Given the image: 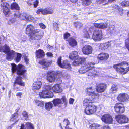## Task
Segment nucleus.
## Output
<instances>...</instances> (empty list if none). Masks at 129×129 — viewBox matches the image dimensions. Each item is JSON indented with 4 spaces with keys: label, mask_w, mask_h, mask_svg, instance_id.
I'll list each match as a JSON object with an SVG mask.
<instances>
[{
    "label": "nucleus",
    "mask_w": 129,
    "mask_h": 129,
    "mask_svg": "<svg viewBox=\"0 0 129 129\" xmlns=\"http://www.w3.org/2000/svg\"><path fill=\"white\" fill-rule=\"evenodd\" d=\"M34 102L38 106L41 107L44 106L45 104L44 102L40 101L36 99L34 100Z\"/></svg>",
    "instance_id": "obj_35"
},
{
    "label": "nucleus",
    "mask_w": 129,
    "mask_h": 129,
    "mask_svg": "<svg viewBox=\"0 0 129 129\" xmlns=\"http://www.w3.org/2000/svg\"><path fill=\"white\" fill-rule=\"evenodd\" d=\"M73 61L72 64L74 66L78 65L83 63L85 60V59L84 58L79 57Z\"/></svg>",
    "instance_id": "obj_23"
},
{
    "label": "nucleus",
    "mask_w": 129,
    "mask_h": 129,
    "mask_svg": "<svg viewBox=\"0 0 129 129\" xmlns=\"http://www.w3.org/2000/svg\"><path fill=\"white\" fill-rule=\"evenodd\" d=\"M53 104L52 103L50 102L46 103L45 105V108L46 109L49 110L52 108Z\"/></svg>",
    "instance_id": "obj_38"
},
{
    "label": "nucleus",
    "mask_w": 129,
    "mask_h": 129,
    "mask_svg": "<svg viewBox=\"0 0 129 129\" xmlns=\"http://www.w3.org/2000/svg\"><path fill=\"white\" fill-rule=\"evenodd\" d=\"M102 121L107 123H111L113 121L112 117L109 114H105L103 115L101 118Z\"/></svg>",
    "instance_id": "obj_13"
},
{
    "label": "nucleus",
    "mask_w": 129,
    "mask_h": 129,
    "mask_svg": "<svg viewBox=\"0 0 129 129\" xmlns=\"http://www.w3.org/2000/svg\"><path fill=\"white\" fill-rule=\"evenodd\" d=\"M22 115L25 117V119L26 120H29L28 116L27 113L25 111H23L22 113Z\"/></svg>",
    "instance_id": "obj_48"
},
{
    "label": "nucleus",
    "mask_w": 129,
    "mask_h": 129,
    "mask_svg": "<svg viewBox=\"0 0 129 129\" xmlns=\"http://www.w3.org/2000/svg\"><path fill=\"white\" fill-rule=\"evenodd\" d=\"M94 26L96 27L97 28H99L101 29H104L107 27L108 25L106 23H96L94 24Z\"/></svg>",
    "instance_id": "obj_29"
},
{
    "label": "nucleus",
    "mask_w": 129,
    "mask_h": 129,
    "mask_svg": "<svg viewBox=\"0 0 129 129\" xmlns=\"http://www.w3.org/2000/svg\"><path fill=\"white\" fill-rule=\"evenodd\" d=\"M17 56L15 58V60L16 62H19L21 60L22 55L21 54L18 53H17Z\"/></svg>",
    "instance_id": "obj_45"
},
{
    "label": "nucleus",
    "mask_w": 129,
    "mask_h": 129,
    "mask_svg": "<svg viewBox=\"0 0 129 129\" xmlns=\"http://www.w3.org/2000/svg\"><path fill=\"white\" fill-rule=\"evenodd\" d=\"M26 34L30 35L31 34L33 35L35 32L36 29L32 25H27L26 29Z\"/></svg>",
    "instance_id": "obj_20"
},
{
    "label": "nucleus",
    "mask_w": 129,
    "mask_h": 129,
    "mask_svg": "<svg viewBox=\"0 0 129 129\" xmlns=\"http://www.w3.org/2000/svg\"><path fill=\"white\" fill-rule=\"evenodd\" d=\"M116 121L120 124L127 123L128 119L127 117L124 115H118L115 116Z\"/></svg>",
    "instance_id": "obj_10"
},
{
    "label": "nucleus",
    "mask_w": 129,
    "mask_h": 129,
    "mask_svg": "<svg viewBox=\"0 0 129 129\" xmlns=\"http://www.w3.org/2000/svg\"><path fill=\"white\" fill-rule=\"evenodd\" d=\"M48 85H50L51 87L50 91H51L52 90L53 92L56 93L60 92L62 91V89L59 84H55L52 87L50 85L48 84Z\"/></svg>",
    "instance_id": "obj_24"
},
{
    "label": "nucleus",
    "mask_w": 129,
    "mask_h": 129,
    "mask_svg": "<svg viewBox=\"0 0 129 129\" xmlns=\"http://www.w3.org/2000/svg\"><path fill=\"white\" fill-rule=\"evenodd\" d=\"M41 85L42 83L40 81H37L33 83L32 89L35 91L41 88Z\"/></svg>",
    "instance_id": "obj_26"
},
{
    "label": "nucleus",
    "mask_w": 129,
    "mask_h": 129,
    "mask_svg": "<svg viewBox=\"0 0 129 129\" xmlns=\"http://www.w3.org/2000/svg\"><path fill=\"white\" fill-rule=\"evenodd\" d=\"M61 57L58 58L57 63L58 65L61 68H65L69 71H71V65L69 62L68 60H64L63 62L61 63Z\"/></svg>",
    "instance_id": "obj_6"
},
{
    "label": "nucleus",
    "mask_w": 129,
    "mask_h": 129,
    "mask_svg": "<svg viewBox=\"0 0 129 129\" xmlns=\"http://www.w3.org/2000/svg\"><path fill=\"white\" fill-rule=\"evenodd\" d=\"M39 25L41 28L45 29L46 28L45 25L42 23H39Z\"/></svg>",
    "instance_id": "obj_56"
},
{
    "label": "nucleus",
    "mask_w": 129,
    "mask_h": 129,
    "mask_svg": "<svg viewBox=\"0 0 129 129\" xmlns=\"http://www.w3.org/2000/svg\"><path fill=\"white\" fill-rule=\"evenodd\" d=\"M128 2L123 1L121 2V4L122 6L124 7L128 6Z\"/></svg>",
    "instance_id": "obj_52"
},
{
    "label": "nucleus",
    "mask_w": 129,
    "mask_h": 129,
    "mask_svg": "<svg viewBox=\"0 0 129 129\" xmlns=\"http://www.w3.org/2000/svg\"><path fill=\"white\" fill-rule=\"evenodd\" d=\"M20 129H26V127L24 124L22 123L21 124Z\"/></svg>",
    "instance_id": "obj_62"
},
{
    "label": "nucleus",
    "mask_w": 129,
    "mask_h": 129,
    "mask_svg": "<svg viewBox=\"0 0 129 129\" xmlns=\"http://www.w3.org/2000/svg\"><path fill=\"white\" fill-rule=\"evenodd\" d=\"M24 60L26 62V63L27 65L29 63V60L28 58L26 56H25L24 57Z\"/></svg>",
    "instance_id": "obj_60"
},
{
    "label": "nucleus",
    "mask_w": 129,
    "mask_h": 129,
    "mask_svg": "<svg viewBox=\"0 0 129 129\" xmlns=\"http://www.w3.org/2000/svg\"><path fill=\"white\" fill-rule=\"evenodd\" d=\"M16 20V19L15 18H13L10 19L8 21V23L9 24H10L11 23H13L15 22Z\"/></svg>",
    "instance_id": "obj_54"
},
{
    "label": "nucleus",
    "mask_w": 129,
    "mask_h": 129,
    "mask_svg": "<svg viewBox=\"0 0 129 129\" xmlns=\"http://www.w3.org/2000/svg\"><path fill=\"white\" fill-rule=\"evenodd\" d=\"M51 87L47 84L43 87V90L42 91L39 93L40 97L42 98H51L53 96V94L52 92L50 91Z\"/></svg>",
    "instance_id": "obj_4"
},
{
    "label": "nucleus",
    "mask_w": 129,
    "mask_h": 129,
    "mask_svg": "<svg viewBox=\"0 0 129 129\" xmlns=\"http://www.w3.org/2000/svg\"><path fill=\"white\" fill-rule=\"evenodd\" d=\"M94 100L93 98L92 97L88 98L85 99L83 101V103L84 105H86L87 106L89 105V104L90 103H91L92 102V100Z\"/></svg>",
    "instance_id": "obj_33"
},
{
    "label": "nucleus",
    "mask_w": 129,
    "mask_h": 129,
    "mask_svg": "<svg viewBox=\"0 0 129 129\" xmlns=\"http://www.w3.org/2000/svg\"><path fill=\"white\" fill-rule=\"evenodd\" d=\"M128 38L126 39L125 41V44L126 47L129 50V33L128 34Z\"/></svg>",
    "instance_id": "obj_46"
},
{
    "label": "nucleus",
    "mask_w": 129,
    "mask_h": 129,
    "mask_svg": "<svg viewBox=\"0 0 129 129\" xmlns=\"http://www.w3.org/2000/svg\"><path fill=\"white\" fill-rule=\"evenodd\" d=\"M117 14L120 16L122 15L123 14V9L121 7L116 13Z\"/></svg>",
    "instance_id": "obj_47"
},
{
    "label": "nucleus",
    "mask_w": 129,
    "mask_h": 129,
    "mask_svg": "<svg viewBox=\"0 0 129 129\" xmlns=\"http://www.w3.org/2000/svg\"><path fill=\"white\" fill-rule=\"evenodd\" d=\"M11 70L13 73L16 72L17 74L18 75L23 76V77H21L20 76L17 77L14 83V85L17 83L20 85L24 86V83L22 81L21 78L23 79L25 77V76L24 73L26 70L24 69V66L21 64L17 66L14 63L11 64Z\"/></svg>",
    "instance_id": "obj_1"
},
{
    "label": "nucleus",
    "mask_w": 129,
    "mask_h": 129,
    "mask_svg": "<svg viewBox=\"0 0 129 129\" xmlns=\"http://www.w3.org/2000/svg\"><path fill=\"white\" fill-rule=\"evenodd\" d=\"M15 17L19 18L21 20H26L27 19V15L25 13H22L20 14L19 11L16 12L14 14Z\"/></svg>",
    "instance_id": "obj_18"
},
{
    "label": "nucleus",
    "mask_w": 129,
    "mask_h": 129,
    "mask_svg": "<svg viewBox=\"0 0 129 129\" xmlns=\"http://www.w3.org/2000/svg\"><path fill=\"white\" fill-rule=\"evenodd\" d=\"M39 63L43 66V68L44 69L46 70L50 64V63L47 61L44 60L42 61H40Z\"/></svg>",
    "instance_id": "obj_30"
},
{
    "label": "nucleus",
    "mask_w": 129,
    "mask_h": 129,
    "mask_svg": "<svg viewBox=\"0 0 129 129\" xmlns=\"http://www.w3.org/2000/svg\"><path fill=\"white\" fill-rule=\"evenodd\" d=\"M109 57L108 54L107 53H102L99 54L98 56V58L102 60H106Z\"/></svg>",
    "instance_id": "obj_27"
},
{
    "label": "nucleus",
    "mask_w": 129,
    "mask_h": 129,
    "mask_svg": "<svg viewBox=\"0 0 129 129\" xmlns=\"http://www.w3.org/2000/svg\"><path fill=\"white\" fill-rule=\"evenodd\" d=\"M77 54L78 52L77 51H72L70 55L69 58L72 59L79 58L80 57L77 56Z\"/></svg>",
    "instance_id": "obj_34"
},
{
    "label": "nucleus",
    "mask_w": 129,
    "mask_h": 129,
    "mask_svg": "<svg viewBox=\"0 0 129 129\" xmlns=\"http://www.w3.org/2000/svg\"><path fill=\"white\" fill-rule=\"evenodd\" d=\"M1 8L3 10V12L5 15L8 14L9 11V4L6 2H2L1 5Z\"/></svg>",
    "instance_id": "obj_11"
},
{
    "label": "nucleus",
    "mask_w": 129,
    "mask_h": 129,
    "mask_svg": "<svg viewBox=\"0 0 129 129\" xmlns=\"http://www.w3.org/2000/svg\"><path fill=\"white\" fill-rule=\"evenodd\" d=\"M53 26L55 28V29L56 30H57V29H58V27L57 25V24L56 23H54L53 25Z\"/></svg>",
    "instance_id": "obj_64"
},
{
    "label": "nucleus",
    "mask_w": 129,
    "mask_h": 129,
    "mask_svg": "<svg viewBox=\"0 0 129 129\" xmlns=\"http://www.w3.org/2000/svg\"><path fill=\"white\" fill-rule=\"evenodd\" d=\"M66 99L65 96L62 97L61 99L59 98L55 99L53 100L52 102L55 106H58L59 104H62L66 102Z\"/></svg>",
    "instance_id": "obj_12"
},
{
    "label": "nucleus",
    "mask_w": 129,
    "mask_h": 129,
    "mask_svg": "<svg viewBox=\"0 0 129 129\" xmlns=\"http://www.w3.org/2000/svg\"><path fill=\"white\" fill-rule=\"evenodd\" d=\"M34 19V17H33L31 16H28L27 15V19H26V20H27L30 21H31L33 20Z\"/></svg>",
    "instance_id": "obj_53"
},
{
    "label": "nucleus",
    "mask_w": 129,
    "mask_h": 129,
    "mask_svg": "<svg viewBox=\"0 0 129 129\" xmlns=\"http://www.w3.org/2000/svg\"><path fill=\"white\" fill-rule=\"evenodd\" d=\"M39 3L38 1V0H36L34 2V6L35 8L37 7L38 5V4Z\"/></svg>",
    "instance_id": "obj_58"
},
{
    "label": "nucleus",
    "mask_w": 129,
    "mask_h": 129,
    "mask_svg": "<svg viewBox=\"0 0 129 129\" xmlns=\"http://www.w3.org/2000/svg\"><path fill=\"white\" fill-rule=\"evenodd\" d=\"M63 126H68L70 124V122L67 119H65L63 121Z\"/></svg>",
    "instance_id": "obj_49"
},
{
    "label": "nucleus",
    "mask_w": 129,
    "mask_h": 129,
    "mask_svg": "<svg viewBox=\"0 0 129 129\" xmlns=\"http://www.w3.org/2000/svg\"><path fill=\"white\" fill-rule=\"evenodd\" d=\"M75 26L76 28H80L82 26V24L78 22H75L74 23Z\"/></svg>",
    "instance_id": "obj_50"
},
{
    "label": "nucleus",
    "mask_w": 129,
    "mask_h": 129,
    "mask_svg": "<svg viewBox=\"0 0 129 129\" xmlns=\"http://www.w3.org/2000/svg\"><path fill=\"white\" fill-rule=\"evenodd\" d=\"M4 47L3 51L7 54L6 59L8 60L12 59L16 54V52L13 50H10L9 47L6 45H4Z\"/></svg>",
    "instance_id": "obj_5"
},
{
    "label": "nucleus",
    "mask_w": 129,
    "mask_h": 129,
    "mask_svg": "<svg viewBox=\"0 0 129 129\" xmlns=\"http://www.w3.org/2000/svg\"><path fill=\"white\" fill-rule=\"evenodd\" d=\"M101 129H111L108 125H104L101 128Z\"/></svg>",
    "instance_id": "obj_59"
},
{
    "label": "nucleus",
    "mask_w": 129,
    "mask_h": 129,
    "mask_svg": "<svg viewBox=\"0 0 129 129\" xmlns=\"http://www.w3.org/2000/svg\"><path fill=\"white\" fill-rule=\"evenodd\" d=\"M106 87L105 84L101 83L98 84L96 86V89L98 92L102 93L104 92Z\"/></svg>",
    "instance_id": "obj_21"
},
{
    "label": "nucleus",
    "mask_w": 129,
    "mask_h": 129,
    "mask_svg": "<svg viewBox=\"0 0 129 129\" xmlns=\"http://www.w3.org/2000/svg\"><path fill=\"white\" fill-rule=\"evenodd\" d=\"M113 67L117 72L122 74H124L129 71V63L123 61L114 65Z\"/></svg>",
    "instance_id": "obj_3"
},
{
    "label": "nucleus",
    "mask_w": 129,
    "mask_h": 129,
    "mask_svg": "<svg viewBox=\"0 0 129 129\" xmlns=\"http://www.w3.org/2000/svg\"><path fill=\"white\" fill-rule=\"evenodd\" d=\"M69 45L72 47L77 45V43L76 40L72 37L70 38L68 40Z\"/></svg>",
    "instance_id": "obj_28"
},
{
    "label": "nucleus",
    "mask_w": 129,
    "mask_h": 129,
    "mask_svg": "<svg viewBox=\"0 0 129 129\" xmlns=\"http://www.w3.org/2000/svg\"><path fill=\"white\" fill-rule=\"evenodd\" d=\"M41 9L42 14L43 15L51 14L53 13V9L51 8H47Z\"/></svg>",
    "instance_id": "obj_25"
},
{
    "label": "nucleus",
    "mask_w": 129,
    "mask_h": 129,
    "mask_svg": "<svg viewBox=\"0 0 129 129\" xmlns=\"http://www.w3.org/2000/svg\"><path fill=\"white\" fill-rule=\"evenodd\" d=\"M47 80L49 82H54L55 79L56 74L54 72H48L47 73Z\"/></svg>",
    "instance_id": "obj_15"
},
{
    "label": "nucleus",
    "mask_w": 129,
    "mask_h": 129,
    "mask_svg": "<svg viewBox=\"0 0 129 129\" xmlns=\"http://www.w3.org/2000/svg\"><path fill=\"white\" fill-rule=\"evenodd\" d=\"M74 101V99L70 98L69 99V103L70 104H73Z\"/></svg>",
    "instance_id": "obj_61"
},
{
    "label": "nucleus",
    "mask_w": 129,
    "mask_h": 129,
    "mask_svg": "<svg viewBox=\"0 0 129 129\" xmlns=\"http://www.w3.org/2000/svg\"><path fill=\"white\" fill-rule=\"evenodd\" d=\"M92 0H82V5L84 6L90 5L92 3Z\"/></svg>",
    "instance_id": "obj_37"
},
{
    "label": "nucleus",
    "mask_w": 129,
    "mask_h": 129,
    "mask_svg": "<svg viewBox=\"0 0 129 129\" xmlns=\"http://www.w3.org/2000/svg\"><path fill=\"white\" fill-rule=\"evenodd\" d=\"M36 57L38 58L42 57L45 55L43 51L41 49H39L36 51Z\"/></svg>",
    "instance_id": "obj_31"
},
{
    "label": "nucleus",
    "mask_w": 129,
    "mask_h": 129,
    "mask_svg": "<svg viewBox=\"0 0 129 129\" xmlns=\"http://www.w3.org/2000/svg\"><path fill=\"white\" fill-rule=\"evenodd\" d=\"M95 64L91 62L86 63L82 64L81 68L79 71L80 74H83L86 73L88 76H93L96 74V71L94 67H93Z\"/></svg>",
    "instance_id": "obj_2"
},
{
    "label": "nucleus",
    "mask_w": 129,
    "mask_h": 129,
    "mask_svg": "<svg viewBox=\"0 0 129 129\" xmlns=\"http://www.w3.org/2000/svg\"><path fill=\"white\" fill-rule=\"evenodd\" d=\"M120 104V103H116L114 107V110L117 113H122L125 111L124 108L121 106Z\"/></svg>",
    "instance_id": "obj_17"
},
{
    "label": "nucleus",
    "mask_w": 129,
    "mask_h": 129,
    "mask_svg": "<svg viewBox=\"0 0 129 129\" xmlns=\"http://www.w3.org/2000/svg\"><path fill=\"white\" fill-rule=\"evenodd\" d=\"M25 125L27 129H34L33 125L30 122L26 123Z\"/></svg>",
    "instance_id": "obj_40"
},
{
    "label": "nucleus",
    "mask_w": 129,
    "mask_h": 129,
    "mask_svg": "<svg viewBox=\"0 0 129 129\" xmlns=\"http://www.w3.org/2000/svg\"><path fill=\"white\" fill-rule=\"evenodd\" d=\"M47 55L50 57H52L53 56V54L51 52H47L46 54Z\"/></svg>",
    "instance_id": "obj_63"
},
{
    "label": "nucleus",
    "mask_w": 129,
    "mask_h": 129,
    "mask_svg": "<svg viewBox=\"0 0 129 129\" xmlns=\"http://www.w3.org/2000/svg\"><path fill=\"white\" fill-rule=\"evenodd\" d=\"M43 34V32L41 31L40 29H36L35 32L31 36L30 38L33 40H40L42 38Z\"/></svg>",
    "instance_id": "obj_8"
},
{
    "label": "nucleus",
    "mask_w": 129,
    "mask_h": 129,
    "mask_svg": "<svg viewBox=\"0 0 129 129\" xmlns=\"http://www.w3.org/2000/svg\"><path fill=\"white\" fill-rule=\"evenodd\" d=\"M99 126V125L97 124L93 123L91 125L90 127L91 129H98V127Z\"/></svg>",
    "instance_id": "obj_44"
},
{
    "label": "nucleus",
    "mask_w": 129,
    "mask_h": 129,
    "mask_svg": "<svg viewBox=\"0 0 129 129\" xmlns=\"http://www.w3.org/2000/svg\"><path fill=\"white\" fill-rule=\"evenodd\" d=\"M114 26H112L111 27L109 26V31L111 33H114Z\"/></svg>",
    "instance_id": "obj_51"
},
{
    "label": "nucleus",
    "mask_w": 129,
    "mask_h": 129,
    "mask_svg": "<svg viewBox=\"0 0 129 129\" xmlns=\"http://www.w3.org/2000/svg\"><path fill=\"white\" fill-rule=\"evenodd\" d=\"M102 32L100 30L96 28L92 35V39L95 40H100L102 38Z\"/></svg>",
    "instance_id": "obj_9"
},
{
    "label": "nucleus",
    "mask_w": 129,
    "mask_h": 129,
    "mask_svg": "<svg viewBox=\"0 0 129 129\" xmlns=\"http://www.w3.org/2000/svg\"><path fill=\"white\" fill-rule=\"evenodd\" d=\"M20 9L18 4L15 2L13 3L11 5V9L12 10L15 9L19 10Z\"/></svg>",
    "instance_id": "obj_36"
},
{
    "label": "nucleus",
    "mask_w": 129,
    "mask_h": 129,
    "mask_svg": "<svg viewBox=\"0 0 129 129\" xmlns=\"http://www.w3.org/2000/svg\"><path fill=\"white\" fill-rule=\"evenodd\" d=\"M112 9L114 10V12L116 13V11L120 8L119 6L116 4H114L112 6Z\"/></svg>",
    "instance_id": "obj_42"
},
{
    "label": "nucleus",
    "mask_w": 129,
    "mask_h": 129,
    "mask_svg": "<svg viewBox=\"0 0 129 129\" xmlns=\"http://www.w3.org/2000/svg\"><path fill=\"white\" fill-rule=\"evenodd\" d=\"M94 26H91L90 28H86L84 30V36L85 37L87 38H89L90 36L89 34V33L88 31H89V32H92L94 31L95 30L96 28H97L96 27H95L94 26Z\"/></svg>",
    "instance_id": "obj_16"
},
{
    "label": "nucleus",
    "mask_w": 129,
    "mask_h": 129,
    "mask_svg": "<svg viewBox=\"0 0 129 129\" xmlns=\"http://www.w3.org/2000/svg\"><path fill=\"white\" fill-rule=\"evenodd\" d=\"M92 48L91 46L89 45H85L83 47L82 51L84 54L88 55L92 53Z\"/></svg>",
    "instance_id": "obj_14"
},
{
    "label": "nucleus",
    "mask_w": 129,
    "mask_h": 129,
    "mask_svg": "<svg viewBox=\"0 0 129 129\" xmlns=\"http://www.w3.org/2000/svg\"><path fill=\"white\" fill-rule=\"evenodd\" d=\"M18 113H15L11 116L10 119L11 121H15V120L16 119L18 116Z\"/></svg>",
    "instance_id": "obj_43"
},
{
    "label": "nucleus",
    "mask_w": 129,
    "mask_h": 129,
    "mask_svg": "<svg viewBox=\"0 0 129 129\" xmlns=\"http://www.w3.org/2000/svg\"><path fill=\"white\" fill-rule=\"evenodd\" d=\"M111 46V44L109 42H107L105 43H101L100 45V48H101V50L105 49L108 48Z\"/></svg>",
    "instance_id": "obj_32"
},
{
    "label": "nucleus",
    "mask_w": 129,
    "mask_h": 129,
    "mask_svg": "<svg viewBox=\"0 0 129 129\" xmlns=\"http://www.w3.org/2000/svg\"><path fill=\"white\" fill-rule=\"evenodd\" d=\"M22 94H23L22 93H16V95L17 96V98H20L21 97V95Z\"/></svg>",
    "instance_id": "obj_57"
},
{
    "label": "nucleus",
    "mask_w": 129,
    "mask_h": 129,
    "mask_svg": "<svg viewBox=\"0 0 129 129\" xmlns=\"http://www.w3.org/2000/svg\"><path fill=\"white\" fill-rule=\"evenodd\" d=\"M117 89V86L115 84L112 85L111 89H110L111 92L112 93H115L116 92Z\"/></svg>",
    "instance_id": "obj_39"
},
{
    "label": "nucleus",
    "mask_w": 129,
    "mask_h": 129,
    "mask_svg": "<svg viewBox=\"0 0 129 129\" xmlns=\"http://www.w3.org/2000/svg\"><path fill=\"white\" fill-rule=\"evenodd\" d=\"M98 4H102L103 5L107 4L108 3V0H96Z\"/></svg>",
    "instance_id": "obj_41"
},
{
    "label": "nucleus",
    "mask_w": 129,
    "mask_h": 129,
    "mask_svg": "<svg viewBox=\"0 0 129 129\" xmlns=\"http://www.w3.org/2000/svg\"><path fill=\"white\" fill-rule=\"evenodd\" d=\"M92 87H90L87 89V94L92 97L94 100H95L98 96V93H95L92 89Z\"/></svg>",
    "instance_id": "obj_19"
},
{
    "label": "nucleus",
    "mask_w": 129,
    "mask_h": 129,
    "mask_svg": "<svg viewBox=\"0 0 129 129\" xmlns=\"http://www.w3.org/2000/svg\"><path fill=\"white\" fill-rule=\"evenodd\" d=\"M128 98V95L124 93L120 94L117 97V99L120 101L124 102L127 100Z\"/></svg>",
    "instance_id": "obj_22"
},
{
    "label": "nucleus",
    "mask_w": 129,
    "mask_h": 129,
    "mask_svg": "<svg viewBox=\"0 0 129 129\" xmlns=\"http://www.w3.org/2000/svg\"><path fill=\"white\" fill-rule=\"evenodd\" d=\"M70 36V34L69 33H66L64 35V39H67Z\"/></svg>",
    "instance_id": "obj_55"
},
{
    "label": "nucleus",
    "mask_w": 129,
    "mask_h": 129,
    "mask_svg": "<svg viewBox=\"0 0 129 129\" xmlns=\"http://www.w3.org/2000/svg\"><path fill=\"white\" fill-rule=\"evenodd\" d=\"M97 107L94 105L91 104L86 107L85 113L87 115L94 114L96 111Z\"/></svg>",
    "instance_id": "obj_7"
}]
</instances>
